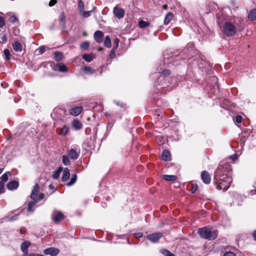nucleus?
I'll use <instances>...</instances> for the list:
<instances>
[{"label":"nucleus","instance_id":"ea45409f","mask_svg":"<svg viewBox=\"0 0 256 256\" xmlns=\"http://www.w3.org/2000/svg\"><path fill=\"white\" fill-rule=\"evenodd\" d=\"M119 39L118 38H116L114 40V46L113 48L117 49V48L118 46V43H119Z\"/></svg>","mask_w":256,"mask_h":256},{"label":"nucleus","instance_id":"a18cd8bd","mask_svg":"<svg viewBox=\"0 0 256 256\" xmlns=\"http://www.w3.org/2000/svg\"><path fill=\"white\" fill-rule=\"evenodd\" d=\"M4 184L3 182H0V194L4 192Z\"/></svg>","mask_w":256,"mask_h":256},{"label":"nucleus","instance_id":"dca6fc26","mask_svg":"<svg viewBox=\"0 0 256 256\" xmlns=\"http://www.w3.org/2000/svg\"><path fill=\"white\" fill-rule=\"evenodd\" d=\"M162 159L164 161L170 160V154L166 150H164L161 154Z\"/></svg>","mask_w":256,"mask_h":256},{"label":"nucleus","instance_id":"69168bd1","mask_svg":"<svg viewBox=\"0 0 256 256\" xmlns=\"http://www.w3.org/2000/svg\"><path fill=\"white\" fill-rule=\"evenodd\" d=\"M50 188H52V185H50Z\"/></svg>","mask_w":256,"mask_h":256},{"label":"nucleus","instance_id":"6e6d98bb","mask_svg":"<svg viewBox=\"0 0 256 256\" xmlns=\"http://www.w3.org/2000/svg\"><path fill=\"white\" fill-rule=\"evenodd\" d=\"M197 190V186L196 185V186H192V188L191 190V192L192 193H194V192Z\"/></svg>","mask_w":256,"mask_h":256},{"label":"nucleus","instance_id":"0e129e2a","mask_svg":"<svg viewBox=\"0 0 256 256\" xmlns=\"http://www.w3.org/2000/svg\"><path fill=\"white\" fill-rule=\"evenodd\" d=\"M38 256H43V255H42V254H38Z\"/></svg>","mask_w":256,"mask_h":256},{"label":"nucleus","instance_id":"412c9836","mask_svg":"<svg viewBox=\"0 0 256 256\" xmlns=\"http://www.w3.org/2000/svg\"><path fill=\"white\" fill-rule=\"evenodd\" d=\"M248 18L251 21L256 20V9H253L250 11L248 14Z\"/></svg>","mask_w":256,"mask_h":256},{"label":"nucleus","instance_id":"0eeeda50","mask_svg":"<svg viewBox=\"0 0 256 256\" xmlns=\"http://www.w3.org/2000/svg\"><path fill=\"white\" fill-rule=\"evenodd\" d=\"M163 236V234L160 232L151 234L146 236V238L152 243L157 242Z\"/></svg>","mask_w":256,"mask_h":256},{"label":"nucleus","instance_id":"680f3d73","mask_svg":"<svg viewBox=\"0 0 256 256\" xmlns=\"http://www.w3.org/2000/svg\"><path fill=\"white\" fill-rule=\"evenodd\" d=\"M2 171H3V169L0 168V174H1V173L2 172Z\"/></svg>","mask_w":256,"mask_h":256},{"label":"nucleus","instance_id":"393cba45","mask_svg":"<svg viewBox=\"0 0 256 256\" xmlns=\"http://www.w3.org/2000/svg\"><path fill=\"white\" fill-rule=\"evenodd\" d=\"M173 18V14L171 12L167 13L164 19V24H168Z\"/></svg>","mask_w":256,"mask_h":256},{"label":"nucleus","instance_id":"e433bc0d","mask_svg":"<svg viewBox=\"0 0 256 256\" xmlns=\"http://www.w3.org/2000/svg\"><path fill=\"white\" fill-rule=\"evenodd\" d=\"M62 163L65 166H68L70 164V160L68 156H62Z\"/></svg>","mask_w":256,"mask_h":256},{"label":"nucleus","instance_id":"f8f14e48","mask_svg":"<svg viewBox=\"0 0 256 256\" xmlns=\"http://www.w3.org/2000/svg\"><path fill=\"white\" fill-rule=\"evenodd\" d=\"M103 36L104 33L100 30L96 31L94 34V39L98 43L102 42Z\"/></svg>","mask_w":256,"mask_h":256},{"label":"nucleus","instance_id":"8fccbe9b","mask_svg":"<svg viewBox=\"0 0 256 256\" xmlns=\"http://www.w3.org/2000/svg\"><path fill=\"white\" fill-rule=\"evenodd\" d=\"M236 122L237 123H240L242 120V116H237L235 118Z\"/></svg>","mask_w":256,"mask_h":256},{"label":"nucleus","instance_id":"72a5a7b5","mask_svg":"<svg viewBox=\"0 0 256 256\" xmlns=\"http://www.w3.org/2000/svg\"><path fill=\"white\" fill-rule=\"evenodd\" d=\"M82 58L87 62H90L94 59V57L92 54H83Z\"/></svg>","mask_w":256,"mask_h":256},{"label":"nucleus","instance_id":"c85d7f7f","mask_svg":"<svg viewBox=\"0 0 256 256\" xmlns=\"http://www.w3.org/2000/svg\"><path fill=\"white\" fill-rule=\"evenodd\" d=\"M150 23L148 22L144 21L143 20H140L138 22V26L141 28H143L146 27H148L149 26Z\"/></svg>","mask_w":256,"mask_h":256},{"label":"nucleus","instance_id":"1a4fd4ad","mask_svg":"<svg viewBox=\"0 0 256 256\" xmlns=\"http://www.w3.org/2000/svg\"><path fill=\"white\" fill-rule=\"evenodd\" d=\"M113 13L116 18L120 19L124 16L125 12L122 8L115 6L113 10Z\"/></svg>","mask_w":256,"mask_h":256},{"label":"nucleus","instance_id":"3c124183","mask_svg":"<svg viewBox=\"0 0 256 256\" xmlns=\"http://www.w3.org/2000/svg\"><path fill=\"white\" fill-rule=\"evenodd\" d=\"M223 256H236L235 254L231 252H225Z\"/></svg>","mask_w":256,"mask_h":256},{"label":"nucleus","instance_id":"a19ab883","mask_svg":"<svg viewBox=\"0 0 256 256\" xmlns=\"http://www.w3.org/2000/svg\"><path fill=\"white\" fill-rule=\"evenodd\" d=\"M116 49H114V48H112V50H110V55H109V58H110V59H112L114 58L115 56H116Z\"/></svg>","mask_w":256,"mask_h":256},{"label":"nucleus","instance_id":"37998d69","mask_svg":"<svg viewBox=\"0 0 256 256\" xmlns=\"http://www.w3.org/2000/svg\"><path fill=\"white\" fill-rule=\"evenodd\" d=\"M45 51V47L44 46H41L36 50V52H38V54H42Z\"/></svg>","mask_w":256,"mask_h":256},{"label":"nucleus","instance_id":"c03bdc74","mask_svg":"<svg viewBox=\"0 0 256 256\" xmlns=\"http://www.w3.org/2000/svg\"><path fill=\"white\" fill-rule=\"evenodd\" d=\"M162 74L164 76H169L170 74V72L168 70H164L162 72Z\"/></svg>","mask_w":256,"mask_h":256},{"label":"nucleus","instance_id":"864d4df0","mask_svg":"<svg viewBox=\"0 0 256 256\" xmlns=\"http://www.w3.org/2000/svg\"><path fill=\"white\" fill-rule=\"evenodd\" d=\"M56 0H50L49 2V6H54L56 3Z\"/></svg>","mask_w":256,"mask_h":256},{"label":"nucleus","instance_id":"5fc2aeb1","mask_svg":"<svg viewBox=\"0 0 256 256\" xmlns=\"http://www.w3.org/2000/svg\"><path fill=\"white\" fill-rule=\"evenodd\" d=\"M230 158L232 160H236L238 158V155L236 154H234L231 156H230Z\"/></svg>","mask_w":256,"mask_h":256},{"label":"nucleus","instance_id":"f704fd0d","mask_svg":"<svg viewBox=\"0 0 256 256\" xmlns=\"http://www.w3.org/2000/svg\"><path fill=\"white\" fill-rule=\"evenodd\" d=\"M94 9H95V8H94L93 10H89V11H86V12H84V10L80 14L84 18H88V16H90L91 15L92 12H93Z\"/></svg>","mask_w":256,"mask_h":256},{"label":"nucleus","instance_id":"4c0bfd02","mask_svg":"<svg viewBox=\"0 0 256 256\" xmlns=\"http://www.w3.org/2000/svg\"><path fill=\"white\" fill-rule=\"evenodd\" d=\"M161 252L166 256H175L174 254L171 253L166 249H162L161 250Z\"/></svg>","mask_w":256,"mask_h":256},{"label":"nucleus","instance_id":"f03ea898","mask_svg":"<svg viewBox=\"0 0 256 256\" xmlns=\"http://www.w3.org/2000/svg\"><path fill=\"white\" fill-rule=\"evenodd\" d=\"M198 233L200 238L208 240H214L216 239L218 236L216 231H212L210 228L206 227L198 228Z\"/></svg>","mask_w":256,"mask_h":256},{"label":"nucleus","instance_id":"c756f323","mask_svg":"<svg viewBox=\"0 0 256 256\" xmlns=\"http://www.w3.org/2000/svg\"><path fill=\"white\" fill-rule=\"evenodd\" d=\"M78 9L80 14L82 13L84 10V5L82 0H78Z\"/></svg>","mask_w":256,"mask_h":256},{"label":"nucleus","instance_id":"aec40b11","mask_svg":"<svg viewBox=\"0 0 256 256\" xmlns=\"http://www.w3.org/2000/svg\"><path fill=\"white\" fill-rule=\"evenodd\" d=\"M162 178L168 182H174L176 180L177 177L174 175H167L164 174L162 176Z\"/></svg>","mask_w":256,"mask_h":256},{"label":"nucleus","instance_id":"79ce46f5","mask_svg":"<svg viewBox=\"0 0 256 256\" xmlns=\"http://www.w3.org/2000/svg\"><path fill=\"white\" fill-rule=\"evenodd\" d=\"M8 20L11 23L14 24L18 20V18L15 16H12L9 18Z\"/></svg>","mask_w":256,"mask_h":256},{"label":"nucleus","instance_id":"7c9ffc66","mask_svg":"<svg viewBox=\"0 0 256 256\" xmlns=\"http://www.w3.org/2000/svg\"><path fill=\"white\" fill-rule=\"evenodd\" d=\"M63 58L62 54L60 52H56L54 53V60L56 61L59 62Z\"/></svg>","mask_w":256,"mask_h":256},{"label":"nucleus","instance_id":"7ed1b4c3","mask_svg":"<svg viewBox=\"0 0 256 256\" xmlns=\"http://www.w3.org/2000/svg\"><path fill=\"white\" fill-rule=\"evenodd\" d=\"M222 32L227 36H234L236 32V26L230 22H225L221 27Z\"/></svg>","mask_w":256,"mask_h":256},{"label":"nucleus","instance_id":"5701e85b","mask_svg":"<svg viewBox=\"0 0 256 256\" xmlns=\"http://www.w3.org/2000/svg\"><path fill=\"white\" fill-rule=\"evenodd\" d=\"M72 125V126L76 130H79L82 128V124L77 120H73Z\"/></svg>","mask_w":256,"mask_h":256},{"label":"nucleus","instance_id":"4be33fe9","mask_svg":"<svg viewBox=\"0 0 256 256\" xmlns=\"http://www.w3.org/2000/svg\"><path fill=\"white\" fill-rule=\"evenodd\" d=\"M36 201L30 202L28 204V212H33L34 211V206L36 204Z\"/></svg>","mask_w":256,"mask_h":256},{"label":"nucleus","instance_id":"bb28decb","mask_svg":"<svg viewBox=\"0 0 256 256\" xmlns=\"http://www.w3.org/2000/svg\"><path fill=\"white\" fill-rule=\"evenodd\" d=\"M60 24L64 28L66 26V20L64 12H62L60 15Z\"/></svg>","mask_w":256,"mask_h":256},{"label":"nucleus","instance_id":"ddd939ff","mask_svg":"<svg viewBox=\"0 0 256 256\" xmlns=\"http://www.w3.org/2000/svg\"><path fill=\"white\" fill-rule=\"evenodd\" d=\"M19 186V183L16 180L10 181L6 184V187L9 190H14L16 189Z\"/></svg>","mask_w":256,"mask_h":256},{"label":"nucleus","instance_id":"4468645a","mask_svg":"<svg viewBox=\"0 0 256 256\" xmlns=\"http://www.w3.org/2000/svg\"><path fill=\"white\" fill-rule=\"evenodd\" d=\"M82 110V107L81 106H76L70 110V113L74 116L80 114Z\"/></svg>","mask_w":256,"mask_h":256},{"label":"nucleus","instance_id":"de8ad7c7","mask_svg":"<svg viewBox=\"0 0 256 256\" xmlns=\"http://www.w3.org/2000/svg\"><path fill=\"white\" fill-rule=\"evenodd\" d=\"M6 24L3 17L0 16V28H2Z\"/></svg>","mask_w":256,"mask_h":256},{"label":"nucleus","instance_id":"423d86ee","mask_svg":"<svg viewBox=\"0 0 256 256\" xmlns=\"http://www.w3.org/2000/svg\"><path fill=\"white\" fill-rule=\"evenodd\" d=\"M58 134L62 136H66L68 135L70 132V126L66 124L61 125L56 128Z\"/></svg>","mask_w":256,"mask_h":256},{"label":"nucleus","instance_id":"9b49d317","mask_svg":"<svg viewBox=\"0 0 256 256\" xmlns=\"http://www.w3.org/2000/svg\"><path fill=\"white\" fill-rule=\"evenodd\" d=\"M201 178L202 182L206 184H208L210 182V176L206 171H203L201 173Z\"/></svg>","mask_w":256,"mask_h":256},{"label":"nucleus","instance_id":"f3484780","mask_svg":"<svg viewBox=\"0 0 256 256\" xmlns=\"http://www.w3.org/2000/svg\"><path fill=\"white\" fill-rule=\"evenodd\" d=\"M70 176V170L68 168H64L63 170L62 176V182H66L68 180Z\"/></svg>","mask_w":256,"mask_h":256},{"label":"nucleus","instance_id":"473e14b6","mask_svg":"<svg viewBox=\"0 0 256 256\" xmlns=\"http://www.w3.org/2000/svg\"><path fill=\"white\" fill-rule=\"evenodd\" d=\"M77 176L76 174L72 176L70 181L67 184V186H72L76 181Z\"/></svg>","mask_w":256,"mask_h":256},{"label":"nucleus","instance_id":"6e6552de","mask_svg":"<svg viewBox=\"0 0 256 256\" xmlns=\"http://www.w3.org/2000/svg\"><path fill=\"white\" fill-rule=\"evenodd\" d=\"M64 218L63 214L58 210H54L52 214V220L55 222H58Z\"/></svg>","mask_w":256,"mask_h":256},{"label":"nucleus","instance_id":"39448f33","mask_svg":"<svg viewBox=\"0 0 256 256\" xmlns=\"http://www.w3.org/2000/svg\"><path fill=\"white\" fill-rule=\"evenodd\" d=\"M39 188V184L37 183L36 184L30 194V198L32 200V201H36V202L43 199L44 196V194L43 193H40L39 196L38 195Z\"/></svg>","mask_w":256,"mask_h":256},{"label":"nucleus","instance_id":"58836bf2","mask_svg":"<svg viewBox=\"0 0 256 256\" xmlns=\"http://www.w3.org/2000/svg\"><path fill=\"white\" fill-rule=\"evenodd\" d=\"M90 46V43L88 42H85L83 43H82L80 46L82 49L84 50H87Z\"/></svg>","mask_w":256,"mask_h":256},{"label":"nucleus","instance_id":"2eb2a0df","mask_svg":"<svg viewBox=\"0 0 256 256\" xmlns=\"http://www.w3.org/2000/svg\"><path fill=\"white\" fill-rule=\"evenodd\" d=\"M68 156L72 160H76L78 157V154L74 148H71L68 152Z\"/></svg>","mask_w":256,"mask_h":256},{"label":"nucleus","instance_id":"774afa93","mask_svg":"<svg viewBox=\"0 0 256 256\" xmlns=\"http://www.w3.org/2000/svg\"><path fill=\"white\" fill-rule=\"evenodd\" d=\"M116 104L118 106L120 105V103H117Z\"/></svg>","mask_w":256,"mask_h":256},{"label":"nucleus","instance_id":"49530a36","mask_svg":"<svg viewBox=\"0 0 256 256\" xmlns=\"http://www.w3.org/2000/svg\"><path fill=\"white\" fill-rule=\"evenodd\" d=\"M60 171L59 172H56V171H55L53 174H52V178L54 179H57L59 178V176H60Z\"/></svg>","mask_w":256,"mask_h":256},{"label":"nucleus","instance_id":"13d9d810","mask_svg":"<svg viewBox=\"0 0 256 256\" xmlns=\"http://www.w3.org/2000/svg\"><path fill=\"white\" fill-rule=\"evenodd\" d=\"M38 254H26V256H38Z\"/></svg>","mask_w":256,"mask_h":256},{"label":"nucleus","instance_id":"6ab92c4d","mask_svg":"<svg viewBox=\"0 0 256 256\" xmlns=\"http://www.w3.org/2000/svg\"><path fill=\"white\" fill-rule=\"evenodd\" d=\"M12 46L14 50L17 52H20L22 51V45L18 42H15L12 44Z\"/></svg>","mask_w":256,"mask_h":256},{"label":"nucleus","instance_id":"052dcab7","mask_svg":"<svg viewBox=\"0 0 256 256\" xmlns=\"http://www.w3.org/2000/svg\"><path fill=\"white\" fill-rule=\"evenodd\" d=\"M167 7H168V6H167V5H166V4H164V5H163V6H162V8H163L164 9V10L166 9V8H167Z\"/></svg>","mask_w":256,"mask_h":256},{"label":"nucleus","instance_id":"a211bd4d","mask_svg":"<svg viewBox=\"0 0 256 256\" xmlns=\"http://www.w3.org/2000/svg\"><path fill=\"white\" fill-rule=\"evenodd\" d=\"M30 246V242H24L22 244L21 250L25 254H28V248Z\"/></svg>","mask_w":256,"mask_h":256},{"label":"nucleus","instance_id":"9d476101","mask_svg":"<svg viewBox=\"0 0 256 256\" xmlns=\"http://www.w3.org/2000/svg\"><path fill=\"white\" fill-rule=\"evenodd\" d=\"M59 250L54 248H49L44 250V254L46 255H50L51 256H56L59 253Z\"/></svg>","mask_w":256,"mask_h":256},{"label":"nucleus","instance_id":"4d7b16f0","mask_svg":"<svg viewBox=\"0 0 256 256\" xmlns=\"http://www.w3.org/2000/svg\"><path fill=\"white\" fill-rule=\"evenodd\" d=\"M252 236L254 240L256 241V230H254L252 232Z\"/></svg>","mask_w":256,"mask_h":256},{"label":"nucleus","instance_id":"b1692460","mask_svg":"<svg viewBox=\"0 0 256 256\" xmlns=\"http://www.w3.org/2000/svg\"><path fill=\"white\" fill-rule=\"evenodd\" d=\"M12 176V173L10 172H6L4 174L1 176L0 179L2 180L1 182H3L4 183V182H6L10 177Z\"/></svg>","mask_w":256,"mask_h":256},{"label":"nucleus","instance_id":"e2e57ef3","mask_svg":"<svg viewBox=\"0 0 256 256\" xmlns=\"http://www.w3.org/2000/svg\"><path fill=\"white\" fill-rule=\"evenodd\" d=\"M102 50V48H99L98 50Z\"/></svg>","mask_w":256,"mask_h":256},{"label":"nucleus","instance_id":"2f4dec72","mask_svg":"<svg viewBox=\"0 0 256 256\" xmlns=\"http://www.w3.org/2000/svg\"><path fill=\"white\" fill-rule=\"evenodd\" d=\"M58 70L60 72H67L68 70L66 66L62 64H58Z\"/></svg>","mask_w":256,"mask_h":256},{"label":"nucleus","instance_id":"603ef678","mask_svg":"<svg viewBox=\"0 0 256 256\" xmlns=\"http://www.w3.org/2000/svg\"><path fill=\"white\" fill-rule=\"evenodd\" d=\"M134 235L136 238H140L142 236L143 234L142 232H138L134 234Z\"/></svg>","mask_w":256,"mask_h":256},{"label":"nucleus","instance_id":"bf43d9fd","mask_svg":"<svg viewBox=\"0 0 256 256\" xmlns=\"http://www.w3.org/2000/svg\"><path fill=\"white\" fill-rule=\"evenodd\" d=\"M62 167H60L58 168L56 170V172H59L60 171V174L62 172Z\"/></svg>","mask_w":256,"mask_h":256},{"label":"nucleus","instance_id":"a878e982","mask_svg":"<svg viewBox=\"0 0 256 256\" xmlns=\"http://www.w3.org/2000/svg\"><path fill=\"white\" fill-rule=\"evenodd\" d=\"M83 70L86 74H93L95 72V70L92 68L88 66H84Z\"/></svg>","mask_w":256,"mask_h":256},{"label":"nucleus","instance_id":"338daca9","mask_svg":"<svg viewBox=\"0 0 256 256\" xmlns=\"http://www.w3.org/2000/svg\"><path fill=\"white\" fill-rule=\"evenodd\" d=\"M6 36H5V37L4 38V40H6Z\"/></svg>","mask_w":256,"mask_h":256},{"label":"nucleus","instance_id":"c9c22d12","mask_svg":"<svg viewBox=\"0 0 256 256\" xmlns=\"http://www.w3.org/2000/svg\"><path fill=\"white\" fill-rule=\"evenodd\" d=\"M3 52L5 56L6 60H9L10 59L11 56L10 50L6 48L4 50Z\"/></svg>","mask_w":256,"mask_h":256},{"label":"nucleus","instance_id":"09e8293b","mask_svg":"<svg viewBox=\"0 0 256 256\" xmlns=\"http://www.w3.org/2000/svg\"><path fill=\"white\" fill-rule=\"evenodd\" d=\"M18 214H16L13 216L10 217L8 218V220L10 222L15 220L18 218Z\"/></svg>","mask_w":256,"mask_h":256},{"label":"nucleus","instance_id":"f257e3e1","mask_svg":"<svg viewBox=\"0 0 256 256\" xmlns=\"http://www.w3.org/2000/svg\"><path fill=\"white\" fill-rule=\"evenodd\" d=\"M230 166L226 164H220L214 174V179L220 190H226L230 187L232 182L228 168Z\"/></svg>","mask_w":256,"mask_h":256},{"label":"nucleus","instance_id":"cd10ccee","mask_svg":"<svg viewBox=\"0 0 256 256\" xmlns=\"http://www.w3.org/2000/svg\"><path fill=\"white\" fill-rule=\"evenodd\" d=\"M104 44L106 47L108 48H110L112 44L110 37L108 36H106L104 40Z\"/></svg>","mask_w":256,"mask_h":256},{"label":"nucleus","instance_id":"20e7f679","mask_svg":"<svg viewBox=\"0 0 256 256\" xmlns=\"http://www.w3.org/2000/svg\"><path fill=\"white\" fill-rule=\"evenodd\" d=\"M66 115V110L58 107L54 108L51 114L52 118L56 120L64 121L65 120Z\"/></svg>","mask_w":256,"mask_h":256}]
</instances>
